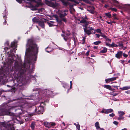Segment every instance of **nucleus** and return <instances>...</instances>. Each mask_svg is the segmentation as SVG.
<instances>
[{
	"instance_id": "obj_1",
	"label": "nucleus",
	"mask_w": 130,
	"mask_h": 130,
	"mask_svg": "<svg viewBox=\"0 0 130 130\" xmlns=\"http://www.w3.org/2000/svg\"><path fill=\"white\" fill-rule=\"evenodd\" d=\"M38 50V47L37 45L34 42L32 39H30L28 40L26 44V55L32 56V59L36 61L37 57Z\"/></svg>"
},
{
	"instance_id": "obj_2",
	"label": "nucleus",
	"mask_w": 130,
	"mask_h": 130,
	"mask_svg": "<svg viewBox=\"0 0 130 130\" xmlns=\"http://www.w3.org/2000/svg\"><path fill=\"white\" fill-rule=\"evenodd\" d=\"M82 20L80 21V23L85 24V28H84V31L87 34L89 35L92 34L91 31L93 30L94 29L90 27H87V26L88 25L89 22L85 20L83 18H82Z\"/></svg>"
},
{
	"instance_id": "obj_3",
	"label": "nucleus",
	"mask_w": 130,
	"mask_h": 130,
	"mask_svg": "<svg viewBox=\"0 0 130 130\" xmlns=\"http://www.w3.org/2000/svg\"><path fill=\"white\" fill-rule=\"evenodd\" d=\"M68 12V11L67 10H60L59 12V15L60 20H59L58 19H57L56 20L57 21L61 22L62 21H63L64 22L66 23L67 21L65 17L67 15Z\"/></svg>"
},
{
	"instance_id": "obj_4",
	"label": "nucleus",
	"mask_w": 130,
	"mask_h": 130,
	"mask_svg": "<svg viewBox=\"0 0 130 130\" xmlns=\"http://www.w3.org/2000/svg\"><path fill=\"white\" fill-rule=\"evenodd\" d=\"M12 121H9L7 122H2L1 123V127L2 126L8 129L7 130H14L15 128L12 124Z\"/></svg>"
},
{
	"instance_id": "obj_5",
	"label": "nucleus",
	"mask_w": 130,
	"mask_h": 130,
	"mask_svg": "<svg viewBox=\"0 0 130 130\" xmlns=\"http://www.w3.org/2000/svg\"><path fill=\"white\" fill-rule=\"evenodd\" d=\"M22 63L21 60H20L19 62L16 61L15 62V67L18 71L22 69Z\"/></svg>"
},
{
	"instance_id": "obj_6",
	"label": "nucleus",
	"mask_w": 130,
	"mask_h": 130,
	"mask_svg": "<svg viewBox=\"0 0 130 130\" xmlns=\"http://www.w3.org/2000/svg\"><path fill=\"white\" fill-rule=\"evenodd\" d=\"M45 3L48 6L54 8L56 7L58 5V4L57 3H54L52 1L47 0L45 1Z\"/></svg>"
},
{
	"instance_id": "obj_7",
	"label": "nucleus",
	"mask_w": 130,
	"mask_h": 130,
	"mask_svg": "<svg viewBox=\"0 0 130 130\" xmlns=\"http://www.w3.org/2000/svg\"><path fill=\"white\" fill-rule=\"evenodd\" d=\"M43 110V107L42 106H39L37 108H36L35 110V112L36 114H42Z\"/></svg>"
},
{
	"instance_id": "obj_8",
	"label": "nucleus",
	"mask_w": 130,
	"mask_h": 130,
	"mask_svg": "<svg viewBox=\"0 0 130 130\" xmlns=\"http://www.w3.org/2000/svg\"><path fill=\"white\" fill-rule=\"evenodd\" d=\"M124 10L127 12L128 13H130V4H126L122 6Z\"/></svg>"
},
{
	"instance_id": "obj_9",
	"label": "nucleus",
	"mask_w": 130,
	"mask_h": 130,
	"mask_svg": "<svg viewBox=\"0 0 130 130\" xmlns=\"http://www.w3.org/2000/svg\"><path fill=\"white\" fill-rule=\"evenodd\" d=\"M118 113L119 115V117L118 118V119L123 120L124 118L122 117V116L125 114V113L123 111H119L118 112Z\"/></svg>"
},
{
	"instance_id": "obj_10",
	"label": "nucleus",
	"mask_w": 130,
	"mask_h": 130,
	"mask_svg": "<svg viewBox=\"0 0 130 130\" xmlns=\"http://www.w3.org/2000/svg\"><path fill=\"white\" fill-rule=\"evenodd\" d=\"M12 115L13 113H11L9 110H5L4 112L2 113L1 112V116L5 115L11 116Z\"/></svg>"
},
{
	"instance_id": "obj_11",
	"label": "nucleus",
	"mask_w": 130,
	"mask_h": 130,
	"mask_svg": "<svg viewBox=\"0 0 130 130\" xmlns=\"http://www.w3.org/2000/svg\"><path fill=\"white\" fill-rule=\"evenodd\" d=\"M116 79L117 78L116 77H112L106 79L105 80V81L106 83H108L110 82L116 80Z\"/></svg>"
},
{
	"instance_id": "obj_12",
	"label": "nucleus",
	"mask_w": 130,
	"mask_h": 130,
	"mask_svg": "<svg viewBox=\"0 0 130 130\" xmlns=\"http://www.w3.org/2000/svg\"><path fill=\"white\" fill-rule=\"evenodd\" d=\"M122 52L120 51L116 54L115 57L118 58H119L122 56Z\"/></svg>"
},
{
	"instance_id": "obj_13",
	"label": "nucleus",
	"mask_w": 130,
	"mask_h": 130,
	"mask_svg": "<svg viewBox=\"0 0 130 130\" xmlns=\"http://www.w3.org/2000/svg\"><path fill=\"white\" fill-rule=\"evenodd\" d=\"M50 123H49L48 122H44V125L46 127L48 128H51V125H50Z\"/></svg>"
},
{
	"instance_id": "obj_14",
	"label": "nucleus",
	"mask_w": 130,
	"mask_h": 130,
	"mask_svg": "<svg viewBox=\"0 0 130 130\" xmlns=\"http://www.w3.org/2000/svg\"><path fill=\"white\" fill-rule=\"evenodd\" d=\"M11 47L14 48V49L16 48V43L14 41L12 42L11 43Z\"/></svg>"
},
{
	"instance_id": "obj_15",
	"label": "nucleus",
	"mask_w": 130,
	"mask_h": 130,
	"mask_svg": "<svg viewBox=\"0 0 130 130\" xmlns=\"http://www.w3.org/2000/svg\"><path fill=\"white\" fill-rule=\"evenodd\" d=\"M63 3V5L67 6L68 4V2L66 1L65 0H59Z\"/></svg>"
},
{
	"instance_id": "obj_16",
	"label": "nucleus",
	"mask_w": 130,
	"mask_h": 130,
	"mask_svg": "<svg viewBox=\"0 0 130 130\" xmlns=\"http://www.w3.org/2000/svg\"><path fill=\"white\" fill-rule=\"evenodd\" d=\"M39 25L43 28H44V25L43 22L42 21L39 22Z\"/></svg>"
},
{
	"instance_id": "obj_17",
	"label": "nucleus",
	"mask_w": 130,
	"mask_h": 130,
	"mask_svg": "<svg viewBox=\"0 0 130 130\" xmlns=\"http://www.w3.org/2000/svg\"><path fill=\"white\" fill-rule=\"evenodd\" d=\"M61 36L63 37V39L65 41H67L68 39V38L63 34H61Z\"/></svg>"
},
{
	"instance_id": "obj_18",
	"label": "nucleus",
	"mask_w": 130,
	"mask_h": 130,
	"mask_svg": "<svg viewBox=\"0 0 130 130\" xmlns=\"http://www.w3.org/2000/svg\"><path fill=\"white\" fill-rule=\"evenodd\" d=\"M107 48L106 47H104L103 49L100 51V52L102 53H105L107 52Z\"/></svg>"
},
{
	"instance_id": "obj_19",
	"label": "nucleus",
	"mask_w": 130,
	"mask_h": 130,
	"mask_svg": "<svg viewBox=\"0 0 130 130\" xmlns=\"http://www.w3.org/2000/svg\"><path fill=\"white\" fill-rule=\"evenodd\" d=\"M95 126L96 129H98V128H100V125L99 122H96L95 124Z\"/></svg>"
},
{
	"instance_id": "obj_20",
	"label": "nucleus",
	"mask_w": 130,
	"mask_h": 130,
	"mask_svg": "<svg viewBox=\"0 0 130 130\" xmlns=\"http://www.w3.org/2000/svg\"><path fill=\"white\" fill-rule=\"evenodd\" d=\"M35 125V122H32L31 124L30 127L32 128V130H34Z\"/></svg>"
},
{
	"instance_id": "obj_21",
	"label": "nucleus",
	"mask_w": 130,
	"mask_h": 130,
	"mask_svg": "<svg viewBox=\"0 0 130 130\" xmlns=\"http://www.w3.org/2000/svg\"><path fill=\"white\" fill-rule=\"evenodd\" d=\"M46 92L47 94L49 95L52 94L53 93V92L52 91H50L49 90H46Z\"/></svg>"
},
{
	"instance_id": "obj_22",
	"label": "nucleus",
	"mask_w": 130,
	"mask_h": 130,
	"mask_svg": "<svg viewBox=\"0 0 130 130\" xmlns=\"http://www.w3.org/2000/svg\"><path fill=\"white\" fill-rule=\"evenodd\" d=\"M130 86H125L123 87L121 89L123 90H125L129 89Z\"/></svg>"
},
{
	"instance_id": "obj_23",
	"label": "nucleus",
	"mask_w": 130,
	"mask_h": 130,
	"mask_svg": "<svg viewBox=\"0 0 130 130\" xmlns=\"http://www.w3.org/2000/svg\"><path fill=\"white\" fill-rule=\"evenodd\" d=\"M32 21L35 23H37L38 22V20L36 17H34L32 19Z\"/></svg>"
},
{
	"instance_id": "obj_24",
	"label": "nucleus",
	"mask_w": 130,
	"mask_h": 130,
	"mask_svg": "<svg viewBox=\"0 0 130 130\" xmlns=\"http://www.w3.org/2000/svg\"><path fill=\"white\" fill-rule=\"evenodd\" d=\"M104 87L105 88L109 90H111V86L110 85H105Z\"/></svg>"
},
{
	"instance_id": "obj_25",
	"label": "nucleus",
	"mask_w": 130,
	"mask_h": 130,
	"mask_svg": "<svg viewBox=\"0 0 130 130\" xmlns=\"http://www.w3.org/2000/svg\"><path fill=\"white\" fill-rule=\"evenodd\" d=\"M107 113H111L112 112L113 110L111 109H107Z\"/></svg>"
},
{
	"instance_id": "obj_26",
	"label": "nucleus",
	"mask_w": 130,
	"mask_h": 130,
	"mask_svg": "<svg viewBox=\"0 0 130 130\" xmlns=\"http://www.w3.org/2000/svg\"><path fill=\"white\" fill-rule=\"evenodd\" d=\"M111 44V47H117L118 46L116 44L113 42H112Z\"/></svg>"
},
{
	"instance_id": "obj_27",
	"label": "nucleus",
	"mask_w": 130,
	"mask_h": 130,
	"mask_svg": "<svg viewBox=\"0 0 130 130\" xmlns=\"http://www.w3.org/2000/svg\"><path fill=\"white\" fill-rule=\"evenodd\" d=\"M105 14L109 18H110L111 17V15L109 12L105 13Z\"/></svg>"
},
{
	"instance_id": "obj_28",
	"label": "nucleus",
	"mask_w": 130,
	"mask_h": 130,
	"mask_svg": "<svg viewBox=\"0 0 130 130\" xmlns=\"http://www.w3.org/2000/svg\"><path fill=\"white\" fill-rule=\"evenodd\" d=\"M74 124L76 126L78 130H80V125L78 124H76V123H74Z\"/></svg>"
},
{
	"instance_id": "obj_29",
	"label": "nucleus",
	"mask_w": 130,
	"mask_h": 130,
	"mask_svg": "<svg viewBox=\"0 0 130 130\" xmlns=\"http://www.w3.org/2000/svg\"><path fill=\"white\" fill-rule=\"evenodd\" d=\"M101 41H99L94 42L93 43L95 45H98L99 44H100L101 43Z\"/></svg>"
},
{
	"instance_id": "obj_30",
	"label": "nucleus",
	"mask_w": 130,
	"mask_h": 130,
	"mask_svg": "<svg viewBox=\"0 0 130 130\" xmlns=\"http://www.w3.org/2000/svg\"><path fill=\"white\" fill-rule=\"evenodd\" d=\"M116 14H113L112 17L113 18V19L115 20H118V18L116 17Z\"/></svg>"
},
{
	"instance_id": "obj_31",
	"label": "nucleus",
	"mask_w": 130,
	"mask_h": 130,
	"mask_svg": "<svg viewBox=\"0 0 130 130\" xmlns=\"http://www.w3.org/2000/svg\"><path fill=\"white\" fill-rule=\"evenodd\" d=\"M107 109H103L101 111V112L102 113H107Z\"/></svg>"
},
{
	"instance_id": "obj_32",
	"label": "nucleus",
	"mask_w": 130,
	"mask_h": 130,
	"mask_svg": "<svg viewBox=\"0 0 130 130\" xmlns=\"http://www.w3.org/2000/svg\"><path fill=\"white\" fill-rule=\"evenodd\" d=\"M50 125H51V127L52 126H54L55 125V123L54 122L50 123Z\"/></svg>"
},
{
	"instance_id": "obj_33",
	"label": "nucleus",
	"mask_w": 130,
	"mask_h": 130,
	"mask_svg": "<svg viewBox=\"0 0 130 130\" xmlns=\"http://www.w3.org/2000/svg\"><path fill=\"white\" fill-rule=\"evenodd\" d=\"M96 31L100 34H102V33L101 32V30L100 29H97L96 30Z\"/></svg>"
},
{
	"instance_id": "obj_34",
	"label": "nucleus",
	"mask_w": 130,
	"mask_h": 130,
	"mask_svg": "<svg viewBox=\"0 0 130 130\" xmlns=\"http://www.w3.org/2000/svg\"><path fill=\"white\" fill-rule=\"evenodd\" d=\"M110 9L114 11L115 12H116L117 11V9L115 8H111Z\"/></svg>"
},
{
	"instance_id": "obj_35",
	"label": "nucleus",
	"mask_w": 130,
	"mask_h": 130,
	"mask_svg": "<svg viewBox=\"0 0 130 130\" xmlns=\"http://www.w3.org/2000/svg\"><path fill=\"white\" fill-rule=\"evenodd\" d=\"M105 39H106V41H109V42H111V40L110 39H109L108 38H107V37Z\"/></svg>"
},
{
	"instance_id": "obj_36",
	"label": "nucleus",
	"mask_w": 130,
	"mask_h": 130,
	"mask_svg": "<svg viewBox=\"0 0 130 130\" xmlns=\"http://www.w3.org/2000/svg\"><path fill=\"white\" fill-rule=\"evenodd\" d=\"M90 13H92L93 14L94 13V11L93 10H88Z\"/></svg>"
},
{
	"instance_id": "obj_37",
	"label": "nucleus",
	"mask_w": 130,
	"mask_h": 130,
	"mask_svg": "<svg viewBox=\"0 0 130 130\" xmlns=\"http://www.w3.org/2000/svg\"><path fill=\"white\" fill-rule=\"evenodd\" d=\"M47 23L50 27H52L54 26L53 25L49 22H47Z\"/></svg>"
},
{
	"instance_id": "obj_38",
	"label": "nucleus",
	"mask_w": 130,
	"mask_h": 130,
	"mask_svg": "<svg viewBox=\"0 0 130 130\" xmlns=\"http://www.w3.org/2000/svg\"><path fill=\"white\" fill-rule=\"evenodd\" d=\"M106 44L107 46H108L110 47H111V44H110L108 43H106Z\"/></svg>"
},
{
	"instance_id": "obj_39",
	"label": "nucleus",
	"mask_w": 130,
	"mask_h": 130,
	"mask_svg": "<svg viewBox=\"0 0 130 130\" xmlns=\"http://www.w3.org/2000/svg\"><path fill=\"white\" fill-rule=\"evenodd\" d=\"M86 38L85 37H83V42L82 43V44H84V43L85 41Z\"/></svg>"
},
{
	"instance_id": "obj_40",
	"label": "nucleus",
	"mask_w": 130,
	"mask_h": 130,
	"mask_svg": "<svg viewBox=\"0 0 130 130\" xmlns=\"http://www.w3.org/2000/svg\"><path fill=\"white\" fill-rule=\"evenodd\" d=\"M113 123L115 124V125H117L118 124V122L116 121H114L113 122Z\"/></svg>"
},
{
	"instance_id": "obj_41",
	"label": "nucleus",
	"mask_w": 130,
	"mask_h": 130,
	"mask_svg": "<svg viewBox=\"0 0 130 130\" xmlns=\"http://www.w3.org/2000/svg\"><path fill=\"white\" fill-rule=\"evenodd\" d=\"M101 36L102 37L104 38L105 39L107 37L104 34H101Z\"/></svg>"
},
{
	"instance_id": "obj_42",
	"label": "nucleus",
	"mask_w": 130,
	"mask_h": 130,
	"mask_svg": "<svg viewBox=\"0 0 130 130\" xmlns=\"http://www.w3.org/2000/svg\"><path fill=\"white\" fill-rule=\"evenodd\" d=\"M113 2L115 3H116V4H118L119 3V2L117 1L116 0H112Z\"/></svg>"
},
{
	"instance_id": "obj_43",
	"label": "nucleus",
	"mask_w": 130,
	"mask_h": 130,
	"mask_svg": "<svg viewBox=\"0 0 130 130\" xmlns=\"http://www.w3.org/2000/svg\"><path fill=\"white\" fill-rule=\"evenodd\" d=\"M115 114L113 113H112L111 114H109V116H110L112 117L114 116H115Z\"/></svg>"
},
{
	"instance_id": "obj_44",
	"label": "nucleus",
	"mask_w": 130,
	"mask_h": 130,
	"mask_svg": "<svg viewBox=\"0 0 130 130\" xmlns=\"http://www.w3.org/2000/svg\"><path fill=\"white\" fill-rule=\"evenodd\" d=\"M119 94V93H113L112 94V95L113 96H116L117 95H118Z\"/></svg>"
},
{
	"instance_id": "obj_45",
	"label": "nucleus",
	"mask_w": 130,
	"mask_h": 130,
	"mask_svg": "<svg viewBox=\"0 0 130 130\" xmlns=\"http://www.w3.org/2000/svg\"><path fill=\"white\" fill-rule=\"evenodd\" d=\"M123 56L125 57H127L128 56V55L125 54V53L123 54Z\"/></svg>"
},
{
	"instance_id": "obj_46",
	"label": "nucleus",
	"mask_w": 130,
	"mask_h": 130,
	"mask_svg": "<svg viewBox=\"0 0 130 130\" xmlns=\"http://www.w3.org/2000/svg\"><path fill=\"white\" fill-rule=\"evenodd\" d=\"M106 22L107 23L111 25H112V22H109L108 21H107Z\"/></svg>"
},
{
	"instance_id": "obj_47",
	"label": "nucleus",
	"mask_w": 130,
	"mask_h": 130,
	"mask_svg": "<svg viewBox=\"0 0 130 130\" xmlns=\"http://www.w3.org/2000/svg\"><path fill=\"white\" fill-rule=\"evenodd\" d=\"M71 34L70 32L67 33L66 34V35L67 36V37L68 36L70 35Z\"/></svg>"
},
{
	"instance_id": "obj_48",
	"label": "nucleus",
	"mask_w": 130,
	"mask_h": 130,
	"mask_svg": "<svg viewBox=\"0 0 130 130\" xmlns=\"http://www.w3.org/2000/svg\"><path fill=\"white\" fill-rule=\"evenodd\" d=\"M9 43L8 42H6L5 43V45L6 46H7L9 45Z\"/></svg>"
},
{
	"instance_id": "obj_49",
	"label": "nucleus",
	"mask_w": 130,
	"mask_h": 130,
	"mask_svg": "<svg viewBox=\"0 0 130 130\" xmlns=\"http://www.w3.org/2000/svg\"><path fill=\"white\" fill-rule=\"evenodd\" d=\"M4 19H4L5 20V21H4V23L3 22V24H6V19H5L6 17H4Z\"/></svg>"
},
{
	"instance_id": "obj_50",
	"label": "nucleus",
	"mask_w": 130,
	"mask_h": 130,
	"mask_svg": "<svg viewBox=\"0 0 130 130\" xmlns=\"http://www.w3.org/2000/svg\"><path fill=\"white\" fill-rule=\"evenodd\" d=\"M70 88H72V81H71L70 82Z\"/></svg>"
},
{
	"instance_id": "obj_51",
	"label": "nucleus",
	"mask_w": 130,
	"mask_h": 130,
	"mask_svg": "<svg viewBox=\"0 0 130 130\" xmlns=\"http://www.w3.org/2000/svg\"><path fill=\"white\" fill-rule=\"evenodd\" d=\"M89 51H88L86 54V55L88 56L89 55Z\"/></svg>"
},
{
	"instance_id": "obj_52",
	"label": "nucleus",
	"mask_w": 130,
	"mask_h": 130,
	"mask_svg": "<svg viewBox=\"0 0 130 130\" xmlns=\"http://www.w3.org/2000/svg\"><path fill=\"white\" fill-rule=\"evenodd\" d=\"M95 35L97 37L99 38L100 36V35L99 34H96Z\"/></svg>"
},
{
	"instance_id": "obj_53",
	"label": "nucleus",
	"mask_w": 130,
	"mask_h": 130,
	"mask_svg": "<svg viewBox=\"0 0 130 130\" xmlns=\"http://www.w3.org/2000/svg\"><path fill=\"white\" fill-rule=\"evenodd\" d=\"M125 92L126 93H127V94H129V93L130 91H125Z\"/></svg>"
},
{
	"instance_id": "obj_54",
	"label": "nucleus",
	"mask_w": 130,
	"mask_h": 130,
	"mask_svg": "<svg viewBox=\"0 0 130 130\" xmlns=\"http://www.w3.org/2000/svg\"><path fill=\"white\" fill-rule=\"evenodd\" d=\"M108 5H105L104 6V7H105L106 8H107L108 7Z\"/></svg>"
},
{
	"instance_id": "obj_55",
	"label": "nucleus",
	"mask_w": 130,
	"mask_h": 130,
	"mask_svg": "<svg viewBox=\"0 0 130 130\" xmlns=\"http://www.w3.org/2000/svg\"><path fill=\"white\" fill-rule=\"evenodd\" d=\"M17 1L19 3H21V1H20V0H17Z\"/></svg>"
},
{
	"instance_id": "obj_56",
	"label": "nucleus",
	"mask_w": 130,
	"mask_h": 130,
	"mask_svg": "<svg viewBox=\"0 0 130 130\" xmlns=\"http://www.w3.org/2000/svg\"><path fill=\"white\" fill-rule=\"evenodd\" d=\"M94 49H97V47L96 46H94Z\"/></svg>"
},
{
	"instance_id": "obj_57",
	"label": "nucleus",
	"mask_w": 130,
	"mask_h": 130,
	"mask_svg": "<svg viewBox=\"0 0 130 130\" xmlns=\"http://www.w3.org/2000/svg\"><path fill=\"white\" fill-rule=\"evenodd\" d=\"M120 61H121V63H124V60H121Z\"/></svg>"
},
{
	"instance_id": "obj_58",
	"label": "nucleus",
	"mask_w": 130,
	"mask_h": 130,
	"mask_svg": "<svg viewBox=\"0 0 130 130\" xmlns=\"http://www.w3.org/2000/svg\"><path fill=\"white\" fill-rule=\"evenodd\" d=\"M73 2H75V3H76L77 4H78V2H76V1H73Z\"/></svg>"
},
{
	"instance_id": "obj_59",
	"label": "nucleus",
	"mask_w": 130,
	"mask_h": 130,
	"mask_svg": "<svg viewBox=\"0 0 130 130\" xmlns=\"http://www.w3.org/2000/svg\"><path fill=\"white\" fill-rule=\"evenodd\" d=\"M25 111H24V112H21L20 113L21 114H23L25 113Z\"/></svg>"
},
{
	"instance_id": "obj_60",
	"label": "nucleus",
	"mask_w": 130,
	"mask_h": 130,
	"mask_svg": "<svg viewBox=\"0 0 130 130\" xmlns=\"http://www.w3.org/2000/svg\"><path fill=\"white\" fill-rule=\"evenodd\" d=\"M121 130H127V129L126 128H124L122 129Z\"/></svg>"
},
{
	"instance_id": "obj_61",
	"label": "nucleus",
	"mask_w": 130,
	"mask_h": 130,
	"mask_svg": "<svg viewBox=\"0 0 130 130\" xmlns=\"http://www.w3.org/2000/svg\"><path fill=\"white\" fill-rule=\"evenodd\" d=\"M14 61V60L13 59H12L11 60V62H12Z\"/></svg>"
},
{
	"instance_id": "obj_62",
	"label": "nucleus",
	"mask_w": 130,
	"mask_h": 130,
	"mask_svg": "<svg viewBox=\"0 0 130 130\" xmlns=\"http://www.w3.org/2000/svg\"><path fill=\"white\" fill-rule=\"evenodd\" d=\"M62 32L63 33H65L64 31L63 30H62Z\"/></svg>"
},
{
	"instance_id": "obj_63",
	"label": "nucleus",
	"mask_w": 130,
	"mask_h": 130,
	"mask_svg": "<svg viewBox=\"0 0 130 130\" xmlns=\"http://www.w3.org/2000/svg\"><path fill=\"white\" fill-rule=\"evenodd\" d=\"M62 124H63V125L64 126H65V124L63 122H62Z\"/></svg>"
},
{
	"instance_id": "obj_64",
	"label": "nucleus",
	"mask_w": 130,
	"mask_h": 130,
	"mask_svg": "<svg viewBox=\"0 0 130 130\" xmlns=\"http://www.w3.org/2000/svg\"><path fill=\"white\" fill-rule=\"evenodd\" d=\"M112 22V23H116V22L114 21H113Z\"/></svg>"
}]
</instances>
